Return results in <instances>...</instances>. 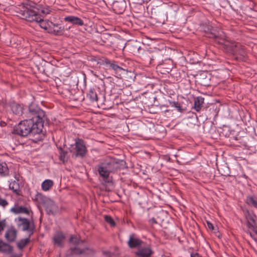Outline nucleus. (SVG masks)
I'll return each instance as SVG.
<instances>
[{
	"mask_svg": "<svg viewBox=\"0 0 257 257\" xmlns=\"http://www.w3.org/2000/svg\"><path fill=\"white\" fill-rule=\"evenodd\" d=\"M16 12L20 17L29 22H36L40 24V26L47 30L52 27V22L49 21H45L42 18L43 15L49 13L48 10H40L35 3L28 2L19 6L16 8Z\"/></svg>",
	"mask_w": 257,
	"mask_h": 257,
	"instance_id": "1",
	"label": "nucleus"
},
{
	"mask_svg": "<svg viewBox=\"0 0 257 257\" xmlns=\"http://www.w3.org/2000/svg\"><path fill=\"white\" fill-rule=\"evenodd\" d=\"M35 122L27 119L21 121L14 127L13 133L22 137H27L28 135L34 137L39 135L42 132L43 124L41 122Z\"/></svg>",
	"mask_w": 257,
	"mask_h": 257,
	"instance_id": "2",
	"label": "nucleus"
},
{
	"mask_svg": "<svg viewBox=\"0 0 257 257\" xmlns=\"http://www.w3.org/2000/svg\"><path fill=\"white\" fill-rule=\"evenodd\" d=\"M69 242L71 244L74 245V247H71L67 251L66 257H81V254L93 255L94 253L92 249L84 247L82 248V245L84 241L80 239L77 235H71Z\"/></svg>",
	"mask_w": 257,
	"mask_h": 257,
	"instance_id": "3",
	"label": "nucleus"
},
{
	"mask_svg": "<svg viewBox=\"0 0 257 257\" xmlns=\"http://www.w3.org/2000/svg\"><path fill=\"white\" fill-rule=\"evenodd\" d=\"M24 115L26 119H31L35 121V123L41 122L43 124V126L46 119L45 112L34 103L30 104L28 111L24 113Z\"/></svg>",
	"mask_w": 257,
	"mask_h": 257,
	"instance_id": "4",
	"label": "nucleus"
},
{
	"mask_svg": "<svg viewBox=\"0 0 257 257\" xmlns=\"http://www.w3.org/2000/svg\"><path fill=\"white\" fill-rule=\"evenodd\" d=\"M109 173H114L125 168V162L123 160L110 159L102 162Z\"/></svg>",
	"mask_w": 257,
	"mask_h": 257,
	"instance_id": "5",
	"label": "nucleus"
},
{
	"mask_svg": "<svg viewBox=\"0 0 257 257\" xmlns=\"http://www.w3.org/2000/svg\"><path fill=\"white\" fill-rule=\"evenodd\" d=\"M70 152L73 154L75 158L78 157H84L87 153V150L84 141L79 139L76 140L75 148L70 150Z\"/></svg>",
	"mask_w": 257,
	"mask_h": 257,
	"instance_id": "6",
	"label": "nucleus"
},
{
	"mask_svg": "<svg viewBox=\"0 0 257 257\" xmlns=\"http://www.w3.org/2000/svg\"><path fill=\"white\" fill-rule=\"evenodd\" d=\"M225 37L223 33V35L220 37L216 42L218 44L222 45L227 53L233 55V53L236 52V47H238L237 45L238 43L226 40Z\"/></svg>",
	"mask_w": 257,
	"mask_h": 257,
	"instance_id": "7",
	"label": "nucleus"
},
{
	"mask_svg": "<svg viewBox=\"0 0 257 257\" xmlns=\"http://www.w3.org/2000/svg\"><path fill=\"white\" fill-rule=\"evenodd\" d=\"M204 31L206 34V37L214 39L215 42L222 36L223 35V32L221 30L218 31L217 29L213 28L210 25H208L204 28Z\"/></svg>",
	"mask_w": 257,
	"mask_h": 257,
	"instance_id": "8",
	"label": "nucleus"
},
{
	"mask_svg": "<svg viewBox=\"0 0 257 257\" xmlns=\"http://www.w3.org/2000/svg\"><path fill=\"white\" fill-rule=\"evenodd\" d=\"M23 230L27 231L29 234V237L21 239L17 243L18 247L22 249L24 248V247L30 242V237L31 235H32L34 233V230L35 229V226H23Z\"/></svg>",
	"mask_w": 257,
	"mask_h": 257,
	"instance_id": "9",
	"label": "nucleus"
},
{
	"mask_svg": "<svg viewBox=\"0 0 257 257\" xmlns=\"http://www.w3.org/2000/svg\"><path fill=\"white\" fill-rule=\"evenodd\" d=\"M153 251L149 246L139 248L136 252V254L139 257H151Z\"/></svg>",
	"mask_w": 257,
	"mask_h": 257,
	"instance_id": "10",
	"label": "nucleus"
},
{
	"mask_svg": "<svg viewBox=\"0 0 257 257\" xmlns=\"http://www.w3.org/2000/svg\"><path fill=\"white\" fill-rule=\"evenodd\" d=\"M5 236L8 242H14L17 238V231L14 227L12 226L7 230Z\"/></svg>",
	"mask_w": 257,
	"mask_h": 257,
	"instance_id": "11",
	"label": "nucleus"
},
{
	"mask_svg": "<svg viewBox=\"0 0 257 257\" xmlns=\"http://www.w3.org/2000/svg\"><path fill=\"white\" fill-rule=\"evenodd\" d=\"M65 236L63 232L57 231L53 237V240L54 244L59 247H62L64 241Z\"/></svg>",
	"mask_w": 257,
	"mask_h": 257,
	"instance_id": "12",
	"label": "nucleus"
},
{
	"mask_svg": "<svg viewBox=\"0 0 257 257\" xmlns=\"http://www.w3.org/2000/svg\"><path fill=\"white\" fill-rule=\"evenodd\" d=\"M143 241L135 237L134 234H131L128 241V246L131 248L137 247L142 245Z\"/></svg>",
	"mask_w": 257,
	"mask_h": 257,
	"instance_id": "13",
	"label": "nucleus"
},
{
	"mask_svg": "<svg viewBox=\"0 0 257 257\" xmlns=\"http://www.w3.org/2000/svg\"><path fill=\"white\" fill-rule=\"evenodd\" d=\"M97 168L99 175L106 181L108 178L110 174L107 168H106L103 163H101L100 164L97 165Z\"/></svg>",
	"mask_w": 257,
	"mask_h": 257,
	"instance_id": "14",
	"label": "nucleus"
},
{
	"mask_svg": "<svg viewBox=\"0 0 257 257\" xmlns=\"http://www.w3.org/2000/svg\"><path fill=\"white\" fill-rule=\"evenodd\" d=\"M13 251V247L0 239V252L5 254H11Z\"/></svg>",
	"mask_w": 257,
	"mask_h": 257,
	"instance_id": "15",
	"label": "nucleus"
},
{
	"mask_svg": "<svg viewBox=\"0 0 257 257\" xmlns=\"http://www.w3.org/2000/svg\"><path fill=\"white\" fill-rule=\"evenodd\" d=\"M64 19L65 21L71 23L74 25L81 26L84 25L83 20L77 17L70 16L65 17Z\"/></svg>",
	"mask_w": 257,
	"mask_h": 257,
	"instance_id": "16",
	"label": "nucleus"
},
{
	"mask_svg": "<svg viewBox=\"0 0 257 257\" xmlns=\"http://www.w3.org/2000/svg\"><path fill=\"white\" fill-rule=\"evenodd\" d=\"M237 45L238 47H236V52L233 53V55L236 57V59L245 58L246 56L245 48L239 43Z\"/></svg>",
	"mask_w": 257,
	"mask_h": 257,
	"instance_id": "17",
	"label": "nucleus"
},
{
	"mask_svg": "<svg viewBox=\"0 0 257 257\" xmlns=\"http://www.w3.org/2000/svg\"><path fill=\"white\" fill-rule=\"evenodd\" d=\"M244 216L248 225H253L255 222L256 216L253 213L249 212L248 210H243Z\"/></svg>",
	"mask_w": 257,
	"mask_h": 257,
	"instance_id": "18",
	"label": "nucleus"
},
{
	"mask_svg": "<svg viewBox=\"0 0 257 257\" xmlns=\"http://www.w3.org/2000/svg\"><path fill=\"white\" fill-rule=\"evenodd\" d=\"M51 30L56 35H62L64 32V27L60 24H55L52 22Z\"/></svg>",
	"mask_w": 257,
	"mask_h": 257,
	"instance_id": "19",
	"label": "nucleus"
},
{
	"mask_svg": "<svg viewBox=\"0 0 257 257\" xmlns=\"http://www.w3.org/2000/svg\"><path fill=\"white\" fill-rule=\"evenodd\" d=\"M11 211L15 213H24L29 214L30 212L27 207L22 206H15L14 207L11 209Z\"/></svg>",
	"mask_w": 257,
	"mask_h": 257,
	"instance_id": "20",
	"label": "nucleus"
},
{
	"mask_svg": "<svg viewBox=\"0 0 257 257\" xmlns=\"http://www.w3.org/2000/svg\"><path fill=\"white\" fill-rule=\"evenodd\" d=\"M204 100V98L202 96H198L195 98L193 108L196 111L198 112L201 109Z\"/></svg>",
	"mask_w": 257,
	"mask_h": 257,
	"instance_id": "21",
	"label": "nucleus"
},
{
	"mask_svg": "<svg viewBox=\"0 0 257 257\" xmlns=\"http://www.w3.org/2000/svg\"><path fill=\"white\" fill-rule=\"evenodd\" d=\"M11 110L16 115H21L23 113V107L20 104L16 103H12L11 104Z\"/></svg>",
	"mask_w": 257,
	"mask_h": 257,
	"instance_id": "22",
	"label": "nucleus"
},
{
	"mask_svg": "<svg viewBox=\"0 0 257 257\" xmlns=\"http://www.w3.org/2000/svg\"><path fill=\"white\" fill-rule=\"evenodd\" d=\"M124 5L125 2L124 1L120 3L117 1H115L113 3L114 10L118 14H121L124 11Z\"/></svg>",
	"mask_w": 257,
	"mask_h": 257,
	"instance_id": "23",
	"label": "nucleus"
},
{
	"mask_svg": "<svg viewBox=\"0 0 257 257\" xmlns=\"http://www.w3.org/2000/svg\"><path fill=\"white\" fill-rule=\"evenodd\" d=\"M9 188L12 190L16 195H21V190L20 185L18 181H14L10 183Z\"/></svg>",
	"mask_w": 257,
	"mask_h": 257,
	"instance_id": "24",
	"label": "nucleus"
},
{
	"mask_svg": "<svg viewBox=\"0 0 257 257\" xmlns=\"http://www.w3.org/2000/svg\"><path fill=\"white\" fill-rule=\"evenodd\" d=\"M245 203L249 206L257 209V197L254 195L248 196L245 199Z\"/></svg>",
	"mask_w": 257,
	"mask_h": 257,
	"instance_id": "25",
	"label": "nucleus"
},
{
	"mask_svg": "<svg viewBox=\"0 0 257 257\" xmlns=\"http://www.w3.org/2000/svg\"><path fill=\"white\" fill-rule=\"evenodd\" d=\"M247 232L255 241H257V226H248Z\"/></svg>",
	"mask_w": 257,
	"mask_h": 257,
	"instance_id": "26",
	"label": "nucleus"
},
{
	"mask_svg": "<svg viewBox=\"0 0 257 257\" xmlns=\"http://www.w3.org/2000/svg\"><path fill=\"white\" fill-rule=\"evenodd\" d=\"M9 170L7 164L5 162L0 163V174L2 176L9 175Z\"/></svg>",
	"mask_w": 257,
	"mask_h": 257,
	"instance_id": "27",
	"label": "nucleus"
},
{
	"mask_svg": "<svg viewBox=\"0 0 257 257\" xmlns=\"http://www.w3.org/2000/svg\"><path fill=\"white\" fill-rule=\"evenodd\" d=\"M104 219L105 221L109 225H116V224L120 223L119 218L117 217L113 219L109 215H104Z\"/></svg>",
	"mask_w": 257,
	"mask_h": 257,
	"instance_id": "28",
	"label": "nucleus"
},
{
	"mask_svg": "<svg viewBox=\"0 0 257 257\" xmlns=\"http://www.w3.org/2000/svg\"><path fill=\"white\" fill-rule=\"evenodd\" d=\"M59 150V159L62 161L63 163H65L68 161V157L67 156V152L63 150L61 147H58Z\"/></svg>",
	"mask_w": 257,
	"mask_h": 257,
	"instance_id": "29",
	"label": "nucleus"
},
{
	"mask_svg": "<svg viewBox=\"0 0 257 257\" xmlns=\"http://www.w3.org/2000/svg\"><path fill=\"white\" fill-rule=\"evenodd\" d=\"M53 184L54 183L52 180H46L42 184V189L45 191H48L53 186Z\"/></svg>",
	"mask_w": 257,
	"mask_h": 257,
	"instance_id": "30",
	"label": "nucleus"
},
{
	"mask_svg": "<svg viewBox=\"0 0 257 257\" xmlns=\"http://www.w3.org/2000/svg\"><path fill=\"white\" fill-rule=\"evenodd\" d=\"M205 228L208 231L213 232L218 237H221V235L219 231L218 226H207V227L205 226Z\"/></svg>",
	"mask_w": 257,
	"mask_h": 257,
	"instance_id": "31",
	"label": "nucleus"
},
{
	"mask_svg": "<svg viewBox=\"0 0 257 257\" xmlns=\"http://www.w3.org/2000/svg\"><path fill=\"white\" fill-rule=\"evenodd\" d=\"M87 97L91 102L97 101L98 100V96L96 93L92 89H90L87 94Z\"/></svg>",
	"mask_w": 257,
	"mask_h": 257,
	"instance_id": "32",
	"label": "nucleus"
},
{
	"mask_svg": "<svg viewBox=\"0 0 257 257\" xmlns=\"http://www.w3.org/2000/svg\"><path fill=\"white\" fill-rule=\"evenodd\" d=\"M45 210L47 213L49 214H53L54 211L55 209V205L53 202H51L50 205L48 204H45Z\"/></svg>",
	"mask_w": 257,
	"mask_h": 257,
	"instance_id": "33",
	"label": "nucleus"
},
{
	"mask_svg": "<svg viewBox=\"0 0 257 257\" xmlns=\"http://www.w3.org/2000/svg\"><path fill=\"white\" fill-rule=\"evenodd\" d=\"M16 221L18 225H30L29 220L25 218L19 217L18 218H16Z\"/></svg>",
	"mask_w": 257,
	"mask_h": 257,
	"instance_id": "34",
	"label": "nucleus"
},
{
	"mask_svg": "<svg viewBox=\"0 0 257 257\" xmlns=\"http://www.w3.org/2000/svg\"><path fill=\"white\" fill-rule=\"evenodd\" d=\"M169 103L172 106H174L177 108V109L179 111L182 112L183 111V109L182 108L180 104L178 102L175 101H169Z\"/></svg>",
	"mask_w": 257,
	"mask_h": 257,
	"instance_id": "35",
	"label": "nucleus"
},
{
	"mask_svg": "<svg viewBox=\"0 0 257 257\" xmlns=\"http://www.w3.org/2000/svg\"><path fill=\"white\" fill-rule=\"evenodd\" d=\"M106 64H110V67L115 70V71H117V70H122V68H121L120 67H119V66H118L117 65L114 64V63H110V62L109 61H106Z\"/></svg>",
	"mask_w": 257,
	"mask_h": 257,
	"instance_id": "36",
	"label": "nucleus"
},
{
	"mask_svg": "<svg viewBox=\"0 0 257 257\" xmlns=\"http://www.w3.org/2000/svg\"><path fill=\"white\" fill-rule=\"evenodd\" d=\"M8 204V202L7 200L3 199L0 196V206L5 207Z\"/></svg>",
	"mask_w": 257,
	"mask_h": 257,
	"instance_id": "37",
	"label": "nucleus"
},
{
	"mask_svg": "<svg viewBox=\"0 0 257 257\" xmlns=\"http://www.w3.org/2000/svg\"><path fill=\"white\" fill-rule=\"evenodd\" d=\"M42 197V195L41 193H37L36 195L35 199L37 201H39L40 199H41Z\"/></svg>",
	"mask_w": 257,
	"mask_h": 257,
	"instance_id": "38",
	"label": "nucleus"
},
{
	"mask_svg": "<svg viewBox=\"0 0 257 257\" xmlns=\"http://www.w3.org/2000/svg\"><path fill=\"white\" fill-rule=\"evenodd\" d=\"M191 257H201V255L198 253H191Z\"/></svg>",
	"mask_w": 257,
	"mask_h": 257,
	"instance_id": "39",
	"label": "nucleus"
},
{
	"mask_svg": "<svg viewBox=\"0 0 257 257\" xmlns=\"http://www.w3.org/2000/svg\"><path fill=\"white\" fill-rule=\"evenodd\" d=\"M111 37V36L110 35H109V34H103L102 36V38H105V39H107V37L108 38H110Z\"/></svg>",
	"mask_w": 257,
	"mask_h": 257,
	"instance_id": "40",
	"label": "nucleus"
},
{
	"mask_svg": "<svg viewBox=\"0 0 257 257\" xmlns=\"http://www.w3.org/2000/svg\"><path fill=\"white\" fill-rule=\"evenodd\" d=\"M22 254H15L11 255L10 257H21Z\"/></svg>",
	"mask_w": 257,
	"mask_h": 257,
	"instance_id": "41",
	"label": "nucleus"
},
{
	"mask_svg": "<svg viewBox=\"0 0 257 257\" xmlns=\"http://www.w3.org/2000/svg\"><path fill=\"white\" fill-rule=\"evenodd\" d=\"M7 224L6 219L0 221V225H6Z\"/></svg>",
	"mask_w": 257,
	"mask_h": 257,
	"instance_id": "42",
	"label": "nucleus"
},
{
	"mask_svg": "<svg viewBox=\"0 0 257 257\" xmlns=\"http://www.w3.org/2000/svg\"><path fill=\"white\" fill-rule=\"evenodd\" d=\"M144 2H145L144 0H141V1H139V2H137V3L139 5H142L144 3Z\"/></svg>",
	"mask_w": 257,
	"mask_h": 257,
	"instance_id": "43",
	"label": "nucleus"
},
{
	"mask_svg": "<svg viewBox=\"0 0 257 257\" xmlns=\"http://www.w3.org/2000/svg\"><path fill=\"white\" fill-rule=\"evenodd\" d=\"M119 221L120 222L119 224H120V223L123 224V223H125L124 219H119Z\"/></svg>",
	"mask_w": 257,
	"mask_h": 257,
	"instance_id": "44",
	"label": "nucleus"
},
{
	"mask_svg": "<svg viewBox=\"0 0 257 257\" xmlns=\"http://www.w3.org/2000/svg\"><path fill=\"white\" fill-rule=\"evenodd\" d=\"M5 226H0V232L4 230Z\"/></svg>",
	"mask_w": 257,
	"mask_h": 257,
	"instance_id": "45",
	"label": "nucleus"
},
{
	"mask_svg": "<svg viewBox=\"0 0 257 257\" xmlns=\"http://www.w3.org/2000/svg\"><path fill=\"white\" fill-rule=\"evenodd\" d=\"M152 220H153V223H158V222L156 221V220L154 218H153Z\"/></svg>",
	"mask_w": 257,
	"mask_h": 257,
	"instance_id": "46",
	"label": "nucleus"
},
{
	"mask_svg": "<svg viewBox=\"0 0 257 257\" xmlns=\"http://www.w3.org/2000/svg\"><path fill=\"white\" fill-rule=\"evenodd\" d=\"M126 222H127V223H128H128H131V221H129V220H128L127 219H126Z\"/></svg>",
	"mask_w": 257,
	"mask_h": 257,
	"instance_id": "47",
	"label": "nucleus"
},
{
	"mask_svg": "<svg viewBox=\"0 0 257 257\" xmlns=\"http://www.w3.org/2000/svg\"><path fill=\"white\" fill-rule=\"evenodd\" d=\"M207 225H211L212 224L211 223H209V222H207Z\"/></svg>",
	"mask_w": 257,
	"mask_h": 257,
	"instance_id": "48",
	"label": "nucleus"
},
{
	"mask_svg": "<svg viewBox=\"0 0 257 257\" xmlns=\"http://www.w3.org/2000/svg\"><path fill=\"white\" fill-rule=\"evenodd\" d=\"M106 254H109L110 252H104Z\"/></svg>",
	"mask_w": 257,
	"mask_h": 257,
	"instance_id": "49",
	"label": "nucleus"
}]
</instances>
